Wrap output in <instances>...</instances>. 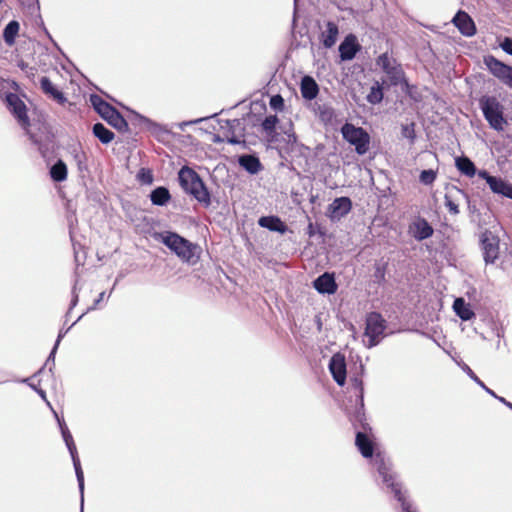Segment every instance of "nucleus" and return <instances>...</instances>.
<instances>
[{"mask_svg": "<svg viewBox=\"0 0 512 512\" xmlns=\"http://www.w3.org/2000/svg\"><path fill=\"white\" fill-rule=\"evenodd\" d=\"M154 239L162 242L182 261L195 264L199 260V247L175 232H156Z\"/></svg>", "mask_w": 512, "mask_h": 512, "instance_id": "f257e3e1", "label": "nucleus"}, {"mask_svg": "<svg viewBox=\"0 0 512 512\" xmlns=\"http://www.w3.org/2000/svg\"><path fill=\"white\" fill-rule=\"evenodd\" d=\"M179 182L183 190L192 195L204 207L211 204L210 193L200 176L191 168L184 166L179 171Z\"/></svg>", "mask_w": 512, "mask_h": 512, "instance_id": "f03ea898", "label": "nucleus"}, {"mask_svg": "<svg viewBox=\"0 0 512 512\" xmlns=\"http://www.w3.org/2000/svg\"><path fill=\"white\" fill-rule=\"evenodd\" d=\"M479 108L485 120L488 122L489 127L493 130L503 132L508 126V121L504 114V105L496 96L483 95L480 97Z\"/></svg>", "mask_w": 512, "mask_h": 512, "instance_id": "7ed1b4c3", "label": "nucleus"}, {"mask_svg": "<svg viewBox=\"0 0 512 512\" xmlns=\"http://www.w3.org/2000/svg\"><path fill=\"white\" fill-rule=\"evenodd\" d=\"M90 100L95 111L104 120H106L108 124L120 132H124L128 129L127 121L115 107L110 105L98 95H92Z\"/></svg>", "mask_w": 512, "mask_h": 512, "instance_id": "20e7f679", "label": "nucleus"}, {"mask_svg": "<svg viewBox=\"0 0 512 512\" xmlns=\"http://www.w3.org/2000/svg\"><path fill=\"white\" fill-rule=\"evenodd\" d=\"M376 65L386 74L390 86H397L405 81L402 65L388 52L377 57Z\"/></svg>", "mask_w": 512, "mask_h": 512, "instance_id": "39448f33", "label": "nucleus"}, {"mask_svg": "<svg viewBox=\"0 0 512 512\" xmlns=\"http://www.w3.org/2000/svg\"><path fill=\"white\" fill-rule=\"evenodd\" d=\"M341 132L343 138L355 146V150L359 155H364L369 150L370 136L363 128L346 123L342 126Z\"/></svg>", "mask_w": 512, "mask_h": 512, "instance_id": "423d86ee", "label": "nucleus"}, {"mask_svg": "<svg viewBox=\"0 0 512 512\" xmlns=\"http://www.w3.org/2000/svg\"><path fill=\"white\" fill-rule=\"evenodd\" d=\"M386 320L378 312H371L366 317L365 336L368 337V347H374L384 335Z\"/></svg>", "mask_w": 512, "mask_h": 512, "instance_id": "0eeeda50", "label": "nucleus"}, {"mask_svg": "<svg viewBox=\"0 0 512 512\" xmlns=\"http://www.w3.org/2000/svg\"><path fill=\"white\" fill-rule=\"evenodd\" d=\"M480 245L485 263H494L499 257V237L494 235L491 231L485 230L480 236Z\"/></svg>", "mask_w": 512, "mask_h": 512, "instance_id": "6e6552de", "label": "nucleus"}, {"mask_svg": "<svg viewBox=\"0 0 512 512\" xmlns=\"http://www.w3.org/2000/svg\"><path fill=\"white\" fill-rule=\"evenodd\" d=\"M478 176L486 181L494 194L501 195L512 200V184L497 176L490 175L486 170L478 171Z\"/></svg>", "mask_w": 512, "mask_h": 512, "instance_id": "1a4fd4ad", "label": "nucleus"}, {"mask_svg": "<svg viewBox=\"0 0 512 512\" xmlns=\"http://www.w3.org/2000/svg\"><path fill=\"white\" fill-rule=\"evenodd\" d=\"M5 101L11 113L17 118L20 125L29 126L27 107L24 101L15 93H7Z\"/></svg>", "mask_w": 512, "mask_h": 512, "instance_id": "9d476101", "label": "nucleus"}, {"mask_svg": "<svg viewBox=\"0 0 512 512\" xmlns=\"http://www.w3.org/2000/svg\"><path fill=\"white\" fill-rule=\"evenodd\" d=\"M375 463L377 465V471L382 477L383 482L393 493H395L397 489H402L401 484L396 481V475L392 472L391 464L386 461L380 453L376 455Z\"/></svg>", "mask_w": 512, "mask_h": 512, "instance_id": "9b49d317", "label": "nucleus"}, {"mask_svg": "<svg viewBox=\"0 0 512 512\" xmlns=\"http://www.w3.org/2000/svg\"><path fill=\"white\" fill-rule=\"evenodd\" d=\"M363 432H357L355 445L364 458H371L374 454L375 443L369 433L372 429L367 423L362 424Z\"/></svg>", "mask_w": 512, "mask_h": 512, "instance_id": "f8f14e48", "label": "nucleus"}, {"mask_svg": "<svg viewBox=\"0 0 512 512\" xmlns=\"http://www.w3.org/2000/svg\"><path fill=\"white\" fill-rule=\"evenodd\" d=\"M489 71L507 85L512 77V67L504 64L494 56H488L484 60Z\"/></svg>", "mask_w": 512, "mask_h": 512, "instance_id": "ddd939ff", "label": "nucleus"}, {"mask_svg": "<svg viewBox=\"0 0 512 512\" xmlns=\"http://www.w3.org/2000/svg\"><path fill=\"white\" fill-rule=\"evenodd\" d=\"M329 370L335 382L343 386L346 382V360L341 353L334 354L329 362Z\"/></svg>", "mask_w": 512, "mask_h": 512, "instance_id": "4468645a", "label": "nucleus"}, {"mask_svg": "<svg viewBox=\"0 0 512 512\" xmlns=\"http://www.w3.org/2000/svg\"><path fill=\"white\" fill-rule=\"evenodd\" d=\"M40 88L43 94L58 104L64 105L67 102V98L65 97L64 93L60 91L48 77H41Z\"/></svg>", "mask_w": 512, "mask_h": 512, "instance_id": "2eb2a0df", "label": "nucleus"}, {"mask_svg": "<svg viewBox=\"0 0 512 512\" xmlns=\"http://www.w3.org/2000/svg\"><path fill=\"white\" fill-rule=\"evenodd\" d=\"M454 25L464 36H473L476 33V26L472 18L464 11H459L453 18Z\"/></svg>", "mask_w": 512, "mask_h": 512, "instance_id": "dca6fc26", "label": "nucleus"}, {"mask_svg": "<svg viewBox=\"0 0 512 512\" xmlns=\"http://www.w3.org/2000/svg\"><path fill=\"white\" fill-rule=\"evenodd\" d=\"M360 50V45L354 35L346 36L344 41L339 46L340 57L342 60H352L357 52Z\"/></svg>", "mask_w": 512, "mask_h": 512, "instance_id": "f3484780", "label": "nucleus"}, {"mask_svg": "<svg viewBox=\"0 0 512 512\" xmlns=\"http://www.w3.org/2000/svg\"><path fill=\"white\" fill-rule=\"evenodd\" d=\"M352 209V201L348 197L336 198L328 207L331 217L341 218L347 215Z\"/></svg>", "mask_w": 512, "mask_h": 512, "instance_id": "a211bd4d", "label": "nucleus"}, {"mask_svg": "<svg viewBox=\"0 0 512 512\" xmlns=\"http://www.w3.org/2000/svg\"><path fill=\"white\" fill-rule=\"evenodd\" d=\"M314 287L318 292L327 294H334L338 288L333 274L327 272L314 281Z\"/></svg>", "mask_w": 512, "mask_h": 512, "instance_id": "6ab92c4d", "label": "nucleus"}, {"mask_svg": "<svg viewBox=\"0 0 512 512\" xmlns=\"http://www.w3.org/2000/svg\"><path fill=\"white\" fill-rule=\"evenodd\" d=\"M465 196L464 191L457 187H453L445 194V206L451 214L457 215L459 213V200L461 197Z\"/></svg>", "mask_w": 512, "mask_h": 512, "instance_id": "aec40b11", "label": "nucleus"}, {"mask_svg": "<svg viewBox=\"0 0 512 512\" xmlns=\"http://www.w3.org/2000/svg\"><path fill=\"white\" fill-rule=\"evenodd\" d=\"M278 122L279 119L276 115H269L263 120L261 124L262 130L269 143H274L278 141L279 133L276 131V126Z\"/></svg>", "mask_w": 512, "mask_h": 512, "instance_id": "412c9836", "label": "nucleus"}, {"mask_svg": "<svg viewBox=\"0 0 512 512\" xmlns=\"http://www.w3.org/2000/svg\"><path fill=\"white\" fill-rule=\"evenodd\" d=\"M301 95L306 100H313L319 93V87L311 76H304L300 84Z\"/></svg>", "mask_w": 512, "mask_h": 512, "instance_id": "4be33fe9", "label": "nucleus"}, {"mask_svg": "<svg viewBox=\"0 0 512 512\" xmlns=\"http://www.w3.org/2000/svg\"><path fill=\"white\" fill-rule=\"evenodd\" d=\"M338 33V26L332 21L327 22L326 30L321 34L322 44L326 48H331L336 43Z\"/></svg>", "mask_w": 512, "mask_h": 512, "instance_id": "5701e85b", "label": "nucleus"}, {"mask_svg": "<svg viewBox=\"0 0 512 512\" xmlns=\"http://www.w3.org/2000/svg\"><path fill=\"white\" fill-rule=\"evenodd\" d=\"M453 309L456 315L463 321H468L474 318L475 313L470 308V305L467 304L463 298L455 299L453 303Z\"/></svg>", "mask_w": 512, "mask_h": 512, "instance_id": "b1692460", "label": "nucleus"}, {"mask_svg": "<svg viewBox=\"0 0 512 512\" xmlns=\"http://www.w3.org/2000/svg\"><path fill=\"white\" fill-rule=\"evenodd\" d=\"M239 165L251 174L258 173L262 168L259 158L254 155L240 156L239 157Z\"/></svg>", "mask_w": 512, "mask_h": 512, "instance_id": "393cba45", "label": "nucleus"}, {"mask_svg": "<svg viewBox=\"0 0 512 512\" xmlns=\"http://www.w3.org/2000/svg\"><path fill=\"white\" fill-rule=\"evenodd\" d=\"M261 227L267 228L271 231L285 232L286 225L277 216H263L258 221Z\"/></svg>", "mask_w": 512, "mask_h": 512, "instance_id": "a878e982", "label": "nucleus"}, {"mask_svg": "<svg viewBox=\"0 0 512 512\" xmlns=\"http://www.w3.org/2000/svg\"><path fill=\"white\" fill-rule=\"evenodd\" d=\"M50 177L55 182H63L68 177V169L65 162L59 159L51 168H50Z\"/></svg>", "mask_w": 512, "mask_h": 512, "instance_id": "bb28decb", "label": "nucleus"}, {"mask_svg": "<svg viewBox=\"0 0 512 512\" xmlns=\"http://www.w3.org/2000/svg\"><path fill=\"white\" fill-rule=\"evenodd\" d=\"M456 167L463 175L470 178L474 177L476 173L478 174L475 164L468 157H458Z\"/></svg>", "mask_w": 512, "mask_h": 512, "instance_id": "cd10ccee", "label": "nucleus"}, {"mask_svg": "<svg viewBox=\"0 0 512 512\" xmlns=\"http://www.w3.org/2000/svg\"><path fill=\"white\" fill-rule=\"evenodd\" d=\"M92 131L94 136L98 138L99 141L103 144L110 143L115 137V134L106 128L102 123L94 124Z\"/></svg>", "mask_w": 512, "mask_h": 512, "instance_id": "c85d7f7f", "label": "nucleus"}, {"mask_svg": "<svg viewBox=\"0 0 512 512\" xmlns=\"http://www.w3.org/2000/svg\"><path fill=\"white\" fill-rule=\"evenodd\" d=\"M19 29L20 25L16 20H12L6 25L3 31V38L7 45H14L16 36L19 33Z\"/></svg>", "mask_w": 512, "mask_h": 512, "instance_id": "c756f323", "label": "nucleus"}, {"mask_svg": "<svg viewBox=\"0 0 512 512\" xmlns=\"http://www.w3.org/2000/svg\"><path fill=\"white\" fill-rule=\"evenodd\" d=\"M171 198L169 190L165 187H157L151 192L150 199L154 205L163 206Z\"/></svg>", "mask_w": 512, "mask_h": 512, "instance_id": "7c9ffc66", "label": "nucleus"}, {"mask_svg": "<svg viewBox=\"0 0 512 512\" xmlns=\"http://www.w3.org/2000/svg\"><path fill=\"white\" fill-rule=\"evenodd\" d=\"M415 227V238L420 241L431 237L434 233L432 226L425 219L419 220Z\"/></svg>", "mask_w": 512, "mask_h": 512, "instance_id": "2f4dec72", "label": "nucleus"}, {"mask_svg": "<svg viewBox=\"0 0 512 512\" xmlns=\"http://www.w3.org/2000/svg\"><path fill=\"white\" fill-rule=\"evenodd\" d=\"M383 100V88L376 82L370 89V92L367 95V101L371 104H378Z\"/></svg>", "mask_w": 512, "mask_h": 512, "instance_id": "473e14b6", "label": "nucleus"}, {"mask_svg": "<svg viewBox=\"0 0 512 512\" xmlns=\"http://www.w3.org/2000/svg\"><path fill=\"white\" fill-rule=\"evenodd\" d=\"M240 125H241V123H240L239 119H233V120L227 121V126L229 128L228 132L225 134V138H226L227 142H229L231 144H239L241 142L240 139L235 135V133L233 131L236 127H239Z\"/></svg>", "mask_w": 512, "mask_h": 512, "instance_id": "72a5a7b5", "label": "nucleus"}, {"mask_svg": "<svg viewBox=\"0 0 512 512\" xmlns=\"http://www.w3.org/2000/svg\"><path fill=\"white\" fill-rule=\"evenodd\" d=\"M394 496L401 503L403 512H416L412 504L406 500L404 494L402 493V489H397L394 493Z\"/></svg>", "mask_w": 512, "mask_h": 512, "instance_id": "f704fd0d", "label": "nucleus"}, {"mask_svg": "<svg viewBox=\"0 0 512 512\" xmlns=\"http://www.w3.org/2000/svg\"><path fill=\"white\" fill-rule=\"evenodd\" d=\"M63 439L66 443V446H67L70 454H76L77 448L74 443L73 437L67 427H65V429H63Z\"/></svg>", "mask_w": 512, "mask_h": 512, "instance_id": "c9c22d12", "label": "nucleus"}, {"mask_svg": "<svg viewBox=\"0 0 512 512\" xmlns=\"http://www.w3.org/2000/svg\"><path fill=\"white\" fill-rule=\"evenodd\" d=\"M387 266V263L376 264L375 266L374 277L379 284L385 282Z\"/></svg>", "mask_w": 512, "mask_h": 512, "instance_id": "e433bc0d", "label": "nucleus"}, {"mask_svg": "<svg viewBox=\"0 0 512 512\" xmlns=\"http://www.w3.org/2000/svg\"><path fill=\"white\" fill-rule=\"evenodd\" d=\"M420 181L421 183L425 184V185H430L432 184L435 179H436V172H434L433 170L429 169V170H423L420 174Z\"/></svg>", "mask_w": 512, "mask_h": 512, "instance_id": "4c0bfd02", "label": "nucleus"}, {"mask_svg": "<svg viewBox=\"0 0 512 512\" xmlns=\"http://www.w3.org/2000/svg\"><path fill=\"white\" fill-rule=\"evenodd\" d=\"M270 107L274 110H283L284 99L281 95H274L270 98Z\"/></svg>", "mask_w": 512, "mask_h": 512, "instance_id": "58836bf2", "label": "nucleus"}, {"mask_svg": "<svg viewBox=\"0 0 512 512\" xmlns=\"http://www.w3.org/2000/svg\"><path fill=\"white\" fill-rule=\"evenodd\" d=\"M402 134L403 136L409 138L410 140H414L416 135H415V130H414V123H411L409 125H405L402 127Z\"/></svg>", "mask_w": 512, "mask_h": 512, "instance_id": "ea45409f", "label": "nucleus"}, {"mask_svg": "<svg viewBox=\"0 0 512 512\" xmlns=\"http://www.w3.org/2000/svg\"><path fill=\"white\" fill-rule=\"evenodd\" d=\"M500 47L503 49V51L512 55V38H504V40L500 44Z\"/></svg>", "mask_w": 512, "mask_h": 512, "instance_id": "a19ab883", "label": "nucleus"}, {"mask_svg": "<svg viewBox=\"0 0 512 512\" xmlns=\"http://www.w3.org/2000/svg\"><path fill=\"white\" fill-rule=\"evenodd\" d=\"M138 176L143 182H146V183H151L152 179H153L151 172L149 170H145V169H141Z\"/></svg>", "mask_w": 512, "mask_h": 512, "instance_id": "79ce46f5", "label": "nucleus"}, {"mask_svg": "<svg viewBox=\"0 0 512 512\" xmlns=\"http://www.w3.org/2000/svg\"><path fill=\"white\" fill-rule=\"evenodd\" d=\"M75 472H76L77 480H78V483H79V487H80V489L82 491L83 488H84V474H83L81 466L80 467H76L75 468Z\"/></svg>", "mask_w": 512, "mask_h": 512, "instance_id": "37998d69", "label": "nucleus"}, {"mask_svg": "<svg viewBox=\"0 0 512 512\" xmlns=\"http://www.w3.org/2000/svg\"><path fill=\"white\" fill-rule=\"evenodd\" d=\"M283 133L287 135L288 141L296 140V135L293 131V124L291 122L289 123V128L287 130H283Z\"/></svg>", "mask_w": 512, "mask_h": 512, "instance_id": "c03bdc74", "label": "nucleus"}, {"mask_svg": "<svg viewBox=\"0 0 512 512\" xmlns=\"http://www.w3.org/2000/svg\"><path fill=\"white\" fill-rule=\"evenodd\" d=\"M71 457H72V460H73L74 468L80 467L81 464H80V459L78 457V453L76 452V454H71Z\"/></svg>", "mask_w": 512, "mask_h": 512, "instance_id": "a18cd8bd", "label": "nucleus"}, {"mask_svg": "<svg viewBox=\"0 0 512 512\" xmlns=\"http://www.w3.org/2000/svg\"><path fill=\"white\" fill-rule=\"evenodd\" d=\"M27 73V75L30 77V76H34L35 73H36V69L34 67H30L28 70L25 71Z\"/></svg>", "mask_w": 512, "mask_h": 512, "instance_id": "49530a36", "label": "nucleus"}, {"mask_svg": "<svg viewBox=\"0 0 512 512\" xmlns=\"http://www.w3.org/2000/svg\"><path fill=\"white\" fill-rule=\"evenodd\" d=\"M19 67H20L23 71H26V70H28V69L30 68V67H29V65H28L27 63L23 62V61L19 63Z\"/></svg>", "mask_w": 512, "mask_h": 512, "instance_id": "de8ad7c7", "label": "nucleus"}, {"mask_svg": "<svg viewBox=\"0 0 512 512\" xmlns=\"http://www.w3.org/2000/svg\"><path fill=\"white\" fill-rule=\"evenodd\" d=\"M471 375H473V378L481 385V386H484V383L482 381L479 380V378L474 375V372H471Z\"/></svg>", "mask_w": 512, "mask_h": 512, "instance_id": "09e8293b", "label": "nucleus"}, {"mask_svg": "<svg viewBox=\"0 0 512 512\" xmlns=\"http://www.w3.org/2000/svg\"><path fill=\"white\" fill-rule=\"evenodd\" d=\"M59 425H60V428H61V433L63 434V429H65V427H67V426H66L65 423H62L60 421H59Z\"/></svg>", "mask_w": 512, "mask_h": 512, "instance_id": "8fccbe9b", "label": "nucleus"}, {"mask_svg": "<svg viewBox=\"0 0 512 512\" xmlns=\"http://www.w3.org/2000/svg\"><path fill=\"white\" fill-rule=\"evenodd\" d=\"M483 387H484V388H485V389H486L490 394H493V395H494V393L492 392V390L488 389L485 385H484Z\"/></svg>", "mask_w": 512, "mask_h": 512, "instance_id": "3c124183", "label": "nucleus"}]
</instances>
